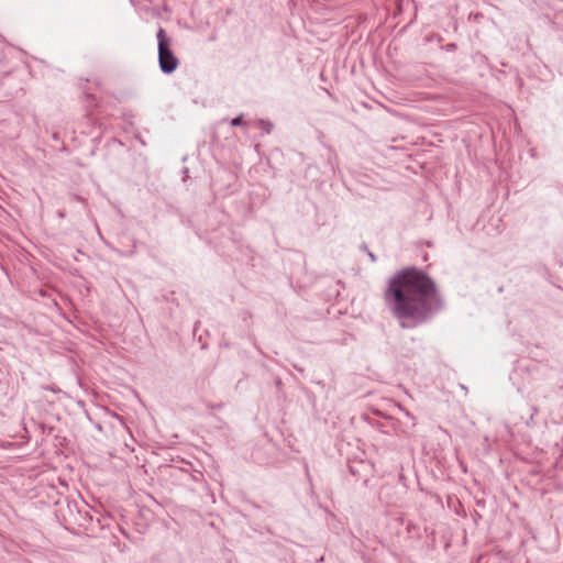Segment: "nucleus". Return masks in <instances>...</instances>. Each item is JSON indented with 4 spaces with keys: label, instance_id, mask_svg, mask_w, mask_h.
Here are the masks:
<instances>
[{
    "label": "nucleus",
    "instance_id": "obj_2",
    "mask_svg": "<svg viewBox=\"0 0 563 563\" xmlns=\"http://www.w3.org/2000/svg\"><path fill=\"white\" fill-rule=\"evenodd\" d=\"M158 44V65L164 74H173L179 66V59L172 49V38L167 35L165 29L159 27L157 33Z\"/></svg>",
    "mask_w": 563,
    "mask_h": 563
},
{
    "label": "nucleus",
    "instance_id": "obj_4",
    "mask_svg": "<svg viewBox=\"0 0 563 563\" xmlns=\"http://www.w3.org/2000/svg\"><path fill=\"white\" fill-rule=\"evenodd\" d=\"M257 125L265 134H269L274 128V124L271 121L263 119L258 120Z\"/></svg>",
    "mask_w": 563,
    "mask_h": 563
},
{
    "label": "nucleus",
    "instance_id": "obj_8",
    "mask_svg": "<svg viewBox=\"0 0 563 563\" xmlns=\"http://www.w3.org/2000/svg\"><path fill=\"white\" fill-rule=\"evenodd\" d=\"M367 254H368V256H369V258H371V261H372V262H375V261H376V256H375V254H374V253H372L371 251H367Z\"/></svg>",
    "mask_w": 563,
    "mask_h": 563
},
{
    "label": "nucleus",
    "instance_id": "obj_5",
    "mask_svg": "<svg viewBox=\"0 0 563 563\" xmlns=\"http://www.w3.org/2000/svg\"><path fill=\"white\" fill-rule=\"evenodd\" d=\"M244 124V121H243V114H240L235 118H233L231 120V125L232 126H240V125H243Z\"/></svg>",
    "mask_w": 563,
    "mask_h": 563
},
{
    "label": "nucleus",
    "instance_id": "obj_1",
    "mask_svg": "<svg viewBox=\"0 0 563 563\" xmlns=\"http://www.w3.org/2000/svg\"><path fill=\"white\" fill-rule=\"evenodd\" d=\"M384 301L401 329L424 324L445 308L433 278L416 266L401 268L389 278Z\"/></svg>",
    "mask_w": 563,
    "mask_h": 563
},
{
    "label": "nucleus",
    "instance_id": "obj_10",
    "mask_svg": "<svg viewBox=\"0 0 563 563\" xmlns=\"http://www.w3.org/2000/svg\"><path fill=\"white\" fill-rule=\"evenodd\" d=\"M362 249H363V251H367V246H366V244H364V245L362 246Z\"/></svg>",
    "mask_w": 563,
    "mask_h": 563
},
{
    "label": "nucleus",
    "instance_id": "obj_6",
    "mask_svg": "<svg viewBox=\"0 0 563 563\" xmlns=\"http://www.w3.org/2000/svg\"><path fill=\"white\" fill-rule=\"evenodd\" d=\"M442 48L445 49L446 52H454L457 49V45L455 43H448Z\"/></svg>",
    "mask_w": 563,
    "mask_h": 563
},
{
    "label": "nucleus",
    "instance_id": "obj_9",
    "mask_svg": "<svg viewBox=\"0 0 563 563\" xmlns=\"http://www.w3.org/2000/svg\"><path fill=\"white\" fill-rule=\"evenodd\" d=\"M87 98L91 99V100H95L93 96H91V95H87Z\"/></svg>",
    "mask_w": 563,
    "mask_h": 563
},
{
    "label": "nucleus",
    "instance_id": "obj_3",
    "mask_svg": "<svg viewBox=\"0 0 563 563\" xmlns=\"http://www.w3.org/2000/svg\"><path fill=\"white\" fill-rule=\"evenodd\" d=\"M66 510L68 511V516L64 514V510L62 509L63 519L65 523L74 525V526H84V522L81 521V514L80 510L77 508L76 503H67Z\"/></svg>",
    "mask_w": 563,
    "mask_h": 563
},
{
    "label": "nucleus",
    "instance_id": "obj_11",
    "mask_svg": "<svg viewBox=\"0 0 563 563\" xmlns=\"http://www.w3.org/2000/svg\"><path fill=\"white\" fill-rule=\"evenodd\" d=\"M562 388H563V385H562Z\"/></svg>",
    "mask_w": 563,
    "mask_h": 563
},
{
    "label": "nucleus",
    "instance_id": "obj_7",
    "mask_svg": "<svg viewBox=\"0 0 563 563\" xmlns=\"http://www.w3.org/2000/svg\"><path fill=\"white\" fill-rule=\"evenodd\" d=\"M349 471L352 475L358 474V471L356 470V467L353 464L349 465Z\"/></svg>",
    "mask_w": 563,
    "mask_h": 563
}]
</instances>
